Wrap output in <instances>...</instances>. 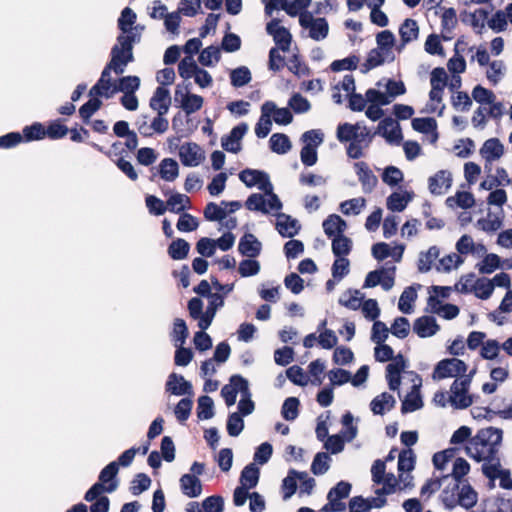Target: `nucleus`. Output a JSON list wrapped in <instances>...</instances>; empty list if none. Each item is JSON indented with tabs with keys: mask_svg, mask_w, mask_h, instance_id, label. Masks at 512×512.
Wrapping results in <instances>:
<instances>
[{
	"mask_svg": "<svg viewBox=\"0 0 512 512\" xmlns=\"http://www.w3.org/2000/svg\"><path fill=\"white\" fill-rule=\"evenodd\" d=\"M181 96V107L185 111L187 115H190L198 110H200L203 106V98L197 94L190 93H182L180 90V86L177 87L175 91V98Z\"/></svg>",
	"mask_w": 512,
	"mask_h": 512,
	"instance_id": "nucleus-24",
	"label": "nucleus"
},
{
	"mask_svg": "<svg viewBox=\"0 0 512 512\" xmlns=\"http://www.w3.org/2000/svg\"><path fill=\"white\" fill-rule=\"evenodd\" d=\"M251 78V72L245 66H241L232 70L230 74L231 84L234 87H242L248 84L251 81Z\"/></svg>",
	"mask_w": 512,
	"mask_h": 512,
	"instance_id": "nucleus-53",
	"label": "nucleus"
},
{
	"mask_svg": "<svg viewBox=\"0 0 512 512\" xmlns=\"http://www.w3.org/2000/svg\"><path fill=\"white\" fill-rule=\"evenodd\" d=\"M171 104L170 92L167 88L159 86L150 98L149 106L152 110L167 114Z\"/></svg>",
	"mask_w": 512,
	"mask_h": 512,
	"instance_id": "nucleus-21",
	"label": "nucleus"
},
{
	"mask_svg": "<svg viewBox=\"0 0 512 512\" xmlns=\"http://www.w3.org/2000/svg\"><path fill=\"white\" fill-rule=\"evenodd\" d=\"M119 471V463L110 462L100 472L98 482L94 483L85 493L84 499L92 502L103 492L112 493L117 489L116 476Z\"/></svg>",
	"mask_w": 512,
	"mask_h": 512,
	"instance_id": "nucleus-3",
	"label": "nucleus"
},
{
	"mask_svg": "<svg viewBox=\"0 0 512 512\" xmlns=\"http://www.w3.org/2000/svg\"><path fill=\"white\" fill-rule=\"evenodd\" d=\"M64 119L58 118L50 121L45 127V137L52 140H58L64 138L69 131V128L64 124Z\"/></svg>",
	"mask_w": 512,
	"mask_h": 512,
	"instance_id": "nucleus-38",
	"label": "nucleus"
},
{
	"mask_svg": "<svg viewBox=\"0 0 512 512\" xmlns=\"http://www.w3.org/2000/svg\"><path fill=\"white\" fill-rule=\"evenodd\" d=\"M440 329L433 316H421L414 321L413 330L420 338H427L435 335Z\"/></svg>",
	"mask_w": 512,
	"mask_h": 512,
	"instance_id": "nucleus-18",
	"label": "nucleus"
},
{
	"mask_svg": "<svg viewBox=\"0 0 512 512\" xmlns=\"http://www.w3.org/2000/svg\"><path fill=\"white\" fill-rule=\"evenodd\" d=\"M503 431L500 428L487 427L478 430L465 447L467 456L483 464H493L500 460L499 447Z\"/></svg>",
	"mask_w": 512,
	"mask_h": 512,
	"instance_id": "nucleus-1",
	"label": "nucleus"
},
{
	"mask_svg": "<svg viewBox=\"0 0 512 512\" xmlns=\"http://www.w3.org/2000/svg\"><path fill=\"white\" fill-rule=\"evenodd\" d=\"M188 337V328L185 321L181 318H176L173 325L172 338L175 346H182Z\"/></svg>",
	"mask_w": 512,
	"mask_h": 512,
	"instance_id": "nucleus-57",
	"label": "nucleus"
},
{
	"mask_svg": "<svg viewBox=\"0 0 512 512\" xmlns=\"http://www.w3.org/2000/svg\"><path fill=\"white\" fill-rule=\"evenodd\" d=\"M362 296H360V292L358 290H348L343 294V296L339 299V303L351 310H357L361 306Z\"/></svg>",
	"mask_w": 512,
	"mask_h": 512,
	"instance_id": "nucleus-59",
	"label": "nucleus"
},
{
	"mask_svg": "<svg viewBox=\"0 0 512 512\" xmlns=\"http://www.w3.org/2000/svg\"><path fill=\"white\" fill-rule=\"evenodd\" d=\"M248 130V125L244 122L233 127L229 135H225L221 139V145L224 150L231 153H238L241 150L240 140L244 137Z\"/></svg>",
	"mask_w": 512,
	"mask_h": 512,
	"instance_id": "nucleus-13",
	"label": "nucleus"
},
{
	"mask_svg": "<svg viewBox=\"0 0 512 512\" xmlns=\"http://www.w3.org/2000/svg\"><path fill=\"white\" fill-rule=\"evenodd\" d=\"M150 485H151L150 477L145 473H138L135 475V477L131 481V485H130L129 489L133 495H139L142 492L149 489Z\"/></svg>",
	"mask_w": 512,
	"mask_h": 512,
	"instance_id": "nucleus-58",
	"label": "nucleus"
},
{
	"mask_svg": "<svg viewBox=\"0 0 512 512\" xmlns=\"http://www.w3.org/2000/svg\"><path fill=\"white\" fill-rule=\"evenodd\" d=\"M136 18V13L131 8L125 7L118 19V28L122 33H131L132 25L135 23Z\"/></svg>",
	"mask_w": 512,
	"mask_h": 512,
	"instance_id": "nucleus-55",
	"label": "nucleus"
},
{
	"mask_svg": "<svg viewBox=\"0 0 512 512\" xmlns=\"http://www.w3.org/2000/svg\"><path fill=\"white\" fill-rule=\"evenodd\" d=\"M366 200L363 197L353 198L346 200L340 204V210L344 215L360 213L361 209L365 206Z\"/></svg>",
	"mask_w": 512,
	"mask_h": 512,
	"instance_id": "nucleus-60",
	"label": "nucleus"
},
{
	"mask_svg": "<svg viewBox=\"0 0 512 512\" xmlns=\"http://www.w3.org/2000/svg\"><path fill=\"white\" fill-rule=\"evenodd\" d=\"M336 137L339 142L347 143V155L352 159H359L363 157V148H366L371 143L374 134L366 126H361L360 123H340L337 126Z\"/></svg>",
	"mask_w": 512,
	"mask_h": 512,
	"instance_id": "nucleus-2",
	"label": "nucleus"
},
{
	"mask_svg": "<svg viewBox=\"0 0 512 512\" xmlns=\"http://www.w3.org/2000/svg\"><path fill=\"white\" fill-rule=\"evenodd\" d=\"M423 406L421 395L419 394V386L414 385L412 392L406 395L401 405V412L408 413L414 412Z\"/></svg>",
	"mask_w": 512,
	"mask_h": 512,
	"instance_id": "nucleus-34",
	"label": "nucleus"
},
{
	"mask_svg": "<svg viewBox=\"0 0 512 512\" xmlns=\"http://www.w3.org/2000/svg\"><path fill=\"white\" fill-rule=\"evenodd\" d=\"M406 368V361L402 354L395 356L394 361L386 366V380L390 377H401V373Z\"/></svg>",
	"mask_w": 512,
	"mask_h": 512,
	"instance_id": "nucleus-63",
	"label": "nucleus"
},
{
	"mask_svg": "<svg viewBox=\"0 0 512 512\" xmlns=\"http://www.w3.org/2000/svg\"><path fill=\"white\" fill-rule=\"evenodd\" d=\"M203 214L207 221H222L227 217V211L214 202L206 205Z\"/></svg>",
	"mask_w": 512,
	"mask_h": 512,
	"instance_id": "nucleus-62",
	"label": "nucleus"
},
{
	"mask_svg": "<svg viewBox=\"0 0 512 512\" xmlns=\"http://www.w3.org/2000/svg\"><path fill=\"white\" fill-rule=\"evenodd\" d=\"M458 505L465 509L473 508L477 503V492L471 485H463L461 490L458 489Z\"/></svg>",
	"mask_w": 512,
	"mask_h": 512,
	"instance_id": "nucleus-41",
	"label": "nucleus"
},
{
	"mask_svg": "<svg viewBox=\"0 0 512 512\" xmlns=\"http://www.w3.org/2000/svg\"><path fill=\"white\" fill-rule=\"evenodd\" d=\"M412 128L423 134H433V141L438 139L437 121L432 117L413 118L411 122Z\"/></svg>",
	"mask_w": 512,
	"mask_h": 512,
	"instance_id": "nucleus-32",
	"label": "nucleus"
},
{
	"mask_svg": "<svg viewBox=\"0 0 512 512\" xmlns=\"http://www.w3.org/2000/svg\"><path fill=\"white\" fill-rule=\"evenodd\" d=\"M428 305L432 308L433 312L441 314L447 320L456 318L460 312L459 307L455 304L446 303L441 305V301L436 296H429Z\"/></svg>",
	"mask_w": 512,
	"mask_h": 512,
	"instance_id": "nucleus-26",
	"label": "nucleus"
},
{
	"mask_svg": "<svg viewBox=\"0 0 512 512\" xmlns=\"http://www.w3.org/2000/svg\"><path fill=\"white\" fill-rule=\"evenodd\" d=\"M416 457L411 448L403 449L398 456V471L410 472L414 469Z\"/></svg>",
	"mask_w": 512,
	"mask_h": 512,
	"instance_id": "nucleus-49",
	"label": "nucleus"
},
{
	"mask_svg": "<svg viewBox=\"0 0 512 512\" xmlns=\"http://www.w3.org/2000/svg\"><path fill=\"white\" fill-rule=\"evenodd\" d=\"M306 476H307L306 472H298L294 469L289 470L287 477H285L282 481V490H283V499L284 500L289 499L296 492V490H297L296 480L297 479L302 480Z\"/></svg>",
	"mask_w": 512,
	"mask_h": 512,
	"instance_id": "nucleus-31",
	"label": "nucleus"
},
{
	"mask_svg": "<svg viewBox=\"0 0 512 512\" xmlns=\"http://www.w3.org/2000/svg\"><path fill=\"white\" fill-rule=\"evenodd\" d=\"M469 470H470V465L464 458H461V457L456 458V460L454 461L453 469H452V473H451L452 477L455 480L454 488L456 490L459 489V483L461 482L462 478L469 473Z\"/></svg>",
	"mask_w": 512,
	"mask_h": 512,
	"instance_id": "nucleus-51",
	"label": "nucleus"
},
{
	"mask_svg": "<svg viewBox=\"0 0 512 512\" xmlns=\"http://www.w3.org/2000/svg\"><path fill=\"white\" fill-rule=\"evenodd\" d=\"M274 109V102L266 101L261 107V116L255 126V134L258 138H265L271 131L272 121L270 116Z\"/></svg>",
	"mask_w": 512,
	"mask_h": 512,
	"instance_id": "nucleus-19",
	"label": "nucleus"
},
{
	"mask_svg": "<svg viewBox=\"0 0 512 512\" xmlns=\"http://www.w3.org/2000/svg\"><path fill=\"white\" fill-rule=\"evenodd\" d=\"M332 239V252L335 257H345L352 250V240L344 234H339Z\"/></svg>",
	"mask_w": 512,
	"mask_h": 512,
	"instance_id": "nucleus-37",
	"label": "nucleus"
},
{
	"mask_svg": "<svg viewBox=\"0 0 512 512\" xmlns=\"http://www.w3.org/2000/svg\"><path fill=\"white\" fill-rule=\"evenodd\" d=\"M259 476V468L254 463L248 464L240 474L241 487L246 489L254 488L258 484Z\"/></svg>",
	"mask_w": 512,
	"mask_h": 512,
	"instance_id": "nucleus-33",
	"label": "nucleus"
},
{
	"mask_svg": "<svg viewBox=\"0 0 512 512\" xmlns=\"http://www.w3.org/2000/svg\"><path fill=\"white\" fill-rule=\"evenodd\" d=\"M410 200L411 196L409 193L402 195L394 192L387 198V208L391 211L401 212L406 208Z\"/></svg>",
	"mask_w": 512,
	"mask_h": 512,
	"instance_id": "nucleus-50",
	"label": "nucleus"
},
{
	"mask_svg": "<svg viewBox=\"0 0 512 512\" xmlns=\"http://www.w3.org/2000/svg\"><path fill=\"white\" fill-rule=\"evenodd\" d=\"M384 57L382 56L381 52L374 48L370 50V52L367 55V58L365 62L361 66V72L367 73L371 69L378 67L384 63Z\"/></svg>",
	"mask_w": 512,
	"mask_h": 512,
	"instance_id": "nucleus-64",
	"label": "nucleus"
},
{
	"mask_svg": "<svg viewBox=\"0 0 512 512\" xmlns=\"http://www.w3.org/2000/svg\"><path fill=\"white\" fill-rule=\"evenodd\" d=\"M480 153L487 162H492L504 154V146L498 138H490L484 142Z\"/></svg>",
	"mask_w": 512,
	"mask_h": 512,
	"instance_id": "nucleus-29",
	"label": "nucleus"
},
{
	"mask_svg": "<svg viewBox=\"0 0 512 512\" xmlns=\"http://www.w3.org/2000/svg\"><path fill=\"white\" fill-rule=\"evenodd\" d=\"M166 391L177 396L193 394L192 384L185 380L182 375L175 372L168 376V380L166 382Z\"/></svg>",
	"mask_w": 512,
	"mask_h": 512,
	"instance_id": "nucleus-16",
	"label": "nucleus"
},
{
	"mask_svg": "<svg viewBox=\"0 0 512 512\" xmlns=\"http://www.w3.org/2000/svg\"><path fill=\"white\" fill-rule=\"evenodd\" d=\"M481 470L483 475L491 481L499 478V486L501 488L506 490L512 489L511 473L508 469L501 468V460L496 461L493 464H483Z\"/></svg>",
	"mask_w": 512,
	"mask_h": 512,
	"instance_id": "nucleus-10",
	"label": "nucleus"
},
{
	"mask_svg": "<svg viewBox=\"0 0 512 512\" xmlns=\"http://www.w3.org/2000/svg\"><path fill=\"white\" fill-rule=\"evenodd\" d=\"M399 35L402 47L417 40L419 37V26L417 21L411 18L405 19L399 27Z\"/></svg>",
	"mask_w": 512,
	"mask_h": 512,
	"instance_id": "nucleus-28",
	"label": "nucleus"
},
{
	"mask_svg": "<svg viewBox=\"0 0 512 512\" xmlns=\"http://www.w3.org/2000/svg\"><path fill=\"white\" fill-rule=\"evenodd\" d=\"M179 482L181 492L185 496L189 498H196L201 495L202 483L197 476L187 473L181 476Z\"/></svg>",
	"mask_w": 512,
	"mask_h": 512,
	"instance_id": "nucleus-22",
	"label": "nucleus"
},
{
	"mask_svg": "<svg viewBox=\"0 0 512 512\" xmlns=\"http://www.w3.org/2000/svg\"><path fill=\"white\" fill-rule=\"evenodd\" d=\"M466 363L458 358H446L439 361L433 371L434 380H442L450 377H464L467 371Z\"/></svg>",
	"mask_w": 512,
	"mask_h": 512,
	"instance_id": "nucleus-7",
	"label": "nucleus"
},
{
	"mask_svg": "<svg viewBox=\"0 0 512 512\" xmlns=\"http://www.w3.org/2000/svg\"><path fill=\"white\" fill-rule=\"evenodd\" d=\"M446 204L449 207H453L455 204L462 208L468 209L471 208L475 204V199L472 193L466 191H459L455 196L448 197L446 199Z\"/></svg>",
	"mask_w": 512,
	"mask_h": 512,
	"instance_id": "nucleus-44",
	"label": "nucleus"
},
{
	"mask_svg": "<svg viewBox=\"0 0 512 512\" xmlns=\"http://www.w3.org/2000/svg\"><path fill=\"white\" fill-rule=\"evenodd\" d=\"M111 71H114V73L117 75H121L124 73L125 69L119 64H115L114 62L110 61L107 63L101 73L100 78L90 89V96H101L109 99L113 97L114 94H116V91H113V88L117 87V82L112 81L110 76Z\"/></svg>",
	"mask_w": 512,
	"mask_h": 512,
	"instance_id": "nucleus-5",
	"label": "nucleus"
},
{
	"mask_svg": "<svg viewBox=\"0 0 512 512\" xmlns=\"http://www.w3.org/2000/svg\"><path fill=\"white\" fill-rule=\"evenodd\" d=\"M239 179L249 188L258 186L264 192H271L272 184L266 172L246 168L239 173Z\"/></svg>",
	"mask_w": 512,
	"mask_h": 512,
	"instance_id": "nucleus-9",
	"label": "nucleus"
},
{
	"mask_svg": "<svg viewBox=\"0 0 512 512\" xmlns=\"http://www.w3.org/2000/svg\"><path fill=\"white\" fill-rule=\"evenodd\" d=\"M135 35L131 33H122L117 37V44L111 49V62L119 64L125 69L128 63L134 60L133 43Z\"/></svg>",
	"mask_w": 512,
	"mask_h": 512,
	"instance_id": "nucleus-6",
	"label": "nucleus"
},
{
	"mask_svg": "<svg viewBox=\"0 0 512 512\" xmlns=\"http://www.w3.org/2000/svg\"><path fill=\"white\" fill-rule=\"evenodd\" d=\"M378 133L383 136L387 142L399 145L403 139L399 123L391 117H385L379 122Z\"/></svg>",
	"mask_w": 512,
	"mask_h": 512,
	"instance_id": "nucleus-12",
	"label": "nucleus"
},
{
	"mask_svg": "<svg viewBox=\"0 0 512 512\" xmlns=\"http://www.w3.org/2000/svg\"><path fill=\"white\" fill-rule=\"evenodd\" d=\"M351 484L346 481L338 482L327 494L328 503L323 507L325 512H342L346 509L342 499L347 498L351 491Z\"/></svg>",
	"mask_w": 512,
	"mask_h": 512,
	"instance_id": "nucleus-8",
	"label": "nucleus"
},
{
	"mask_svg": "<svg viewBox=\"0 0 512 512\" xmlns=\"http://www.w3.org/2000/svg\"><path fill=\"white\" fill-rule=\"evenodd\" d=\"M300 401L296 397H288L284 400L281 414L287 421L295 420L299 415Z\"/></svg>",
	"mask_w": 512,
	"mask_h": 512,
	"instance_id": "nucleus-48",
	"label": "nucleus"
},
{
	"mask_svg": "<svg viewBox=\"0 0 512 512\" xmlns=\"http://www.w3.org/2000/svg\"><path fill=\"white\" fill-rule=\"evenodd\" d=\"M276 229L282 237L292 238L298 234L300 226L298 221L286 214H279Z\"/></svg>",
	"mask_w": 512,
	"mask_h": 512,
	"instance_id": "nucleus-25",
	"label": "nucleus"
},
{
	"mask_svg": "<svg viewBox=\"0 0 512 512\" xmlns=\"http://www.w3.org/2000/svg\"><path fill=\"white\" fill-rule=\"evenodd\" d=\"M168 210L172 213H181L191 205L190 198L187 195L175 193L167 200Z\"/></svg>",
	"mask_w": 512,
	"mask_h": 512,
	"instance_id": "nucleus-45",
	"label": "nucleus"
},
{
	"mask_svg": "<svg viewBox=\"0 0 512 512\" xmlns=\"http://www.w3.org/2000/svg\"><path fill=\"white\" fill-rule=\"evenodd\" d=\"M223 304V296L219 293L213 294L212 298H210L206 311L203 312V316L201 317L200 321H198V326L201 330H206L209 328L216 314L217 309L219 307H222Z\"/></svg>",
	"mask_w": 512,
	"mask_h": 512,
	"instance_id": "nucleus-23",
	"label": "nucleus"
},
{
	"mask_svg": "<svg viewBox=\"0 0 512 512\" xmlns=\"http://www.w3.org/2000/svg\"><path fill=\"white\" fill-rule=\"evenodd\" d=\"M501 259L497 254H487L481 263H479L478 271L481 274H491L500 267Z\"/></svg>",
	"mask_w": 512,
	"mask_h": 512,
	"instance_id": "nucleus-54",
	"label": "nucleus"
},
{
	"mask_svg": "<svg viewBox=\"0 0 512 512\" xmlns=\"http://www.w3.org/2000/svg\"><path fill=\"white\" fill-rule=\"evenodd\" d=\"M214 403L207 395L200 396L197 400V417L200 420H208L214 416Z\"/></svg>",
	"mask_w": 512,
	"mask_h": 512,
	"instance_id": "nucleus-47",
	"label": "nucleus"
},
{
	"mask_svg": "<svg viewBox=\"0 0 512 512\" xmlns=\"http://www.w3.org/2000/svg\"><path fill=\"white\" fill-rule=\"evenodd\" d=\"M266 32L273 36L279 49L284 52L289 50L292 36L287 28L280 26V19H271L266 25Z\"/></svg>",
	"mask_w": 512,
	"mask_h": 512,
	"instance_id": "nucleus-11",
	"label": "nucleus"
},
{
	"mask_svg": "<svg viewBox=\"0 0 512 512\" xmlns=\"http://www.w3.org/2000/svg\"><path fill=\"white\" fill-rule=\"evenodd\" d=\"M329 32V25L325 18H316L313 25L309 30V36L316 40H322L327 37Z\"/></svg>",
	"mask_w": 512,
	"mask_h": 512,
	"instance_id": "nucleus-56",
	"label": "nucleus"
},
{
	"mask_svg": "<svg viewBox=\"0 0 512 512\" xmlns=\"http://www.w3.org/2000/svg\"><path fill=\"white\" fill-rule=\"evenodd\" d=\"M190 251V244L183 238L173 240L168 246V255L173 260L185 259Z\"/></svg>",
	"mask_w": 512,
	"mask_h": 512,
	"instance_id": "nucleus-35",
	"label": "nucleus"
},
{
	"mask_svg": "<svg viewBox=\"0 0 512 512\" xmlns=\"http://www.w3.org/2000/svg\"><path fill=\"white\" fill-rule=\"evenodd\" d=\"M261 248V242L252 233H245L239 240L238 251L243 256L256 258Z\"/></svg>",
	"mask_w": 512,
	"mask_h": 512,
	"instance_id": "nucleus-20",
	"label": "nucleus"
},
{
	"mask_svg": "<svg viewBox=\"0 0 512 512\" xmlns=\"http://www.w3.org/2000/svg\"><path fill=\"white\" fill-rule=\"evenodd\" d=\"M21 134L24 142L42 140L45 138V126L40 122H34L32 125L25 126Z\"/></svg>",
	"mask_w": 512,
	"mask_h": 512,
	"instance_id": "nucleus-46",
	"label": "nucleus"
},
{
	"mask_svg": "<svg viewBox=\"0 0 512 512\" xmlns=\"http://www.w3.org/2000/svg\"><path fill=\"white\" fill-rule=\"evenodd\" d=\"M475 369L462 378L455 379L450 387L449 402L455 409H466L473 403L472 395L468 394Z\"/></svg>",
	"mask_w": 512,
	"mask_h": 512,
	"instance_id": "nucleus-4",
	"label": "nucleus"
},
{
	"mask_svg": "<svg viewBox=\"0 0 512 512\" xmlns=\"http://www.w3.org/2000/svg\"><path fill=\"white\" fill-rule=\"evenodd\" d=\"M100 96H91V98L79 108V116L85 124L90 123V119L102 106Z\"/></svg>",
	"mask_w": 512,
	"mask_h": 512,
	"instance_id": "nucleus-39",
	"label": "nucleus"
},
{
	"mask_svg": "<svg viewBox=\"0 0 512 512\" xmlns=\"http://www.w3.org/2000/svg\"><path fill=\"white\" fill-rule=\"evenodd\" d=\"M452 184L451 173L447 170H439L428 179V187L433 195H443Z\"/></svg>",
	"mask_w": 512,
	"mask_h": 512,
	"instance_id": "nucleus-15",
	"label": "nucleus"
},
{
	"mask_svg": "<svg viewBox=\"0 0 512 512\" xmlns=\"http://www.w3.org/2000/svg\"><path fill=\"white\" fill-rule=\"evenodd\" d=\"M159 174L165 181H174L179 174L177 161L172 158H164L159 165Z\"/></svg>",
	"mask_w": 512,
	"mask_h": 512,
	"instance_id": "nucleus-36",
	"label": "nucleus"
},
{
	"mask_svg": "<svg viewBox=\"0 0 512 512\" xmlns=\"http://www.w3.org/2000/svg\"><path fill=\"white\" fill-rule=\"evenodd\" d=\"M181 163L187 167L198 166L204 159L200 146L194 142H188L181 145L179 149Z\"/></svg>",
	"mask_w": 512,
	"mask_h": 512,
	"instance_id": "nucleus-14",
	"label": "nucleus"
},
{
	"mask_svg": "<svg viewBox=\"0 0 512 512\" xmlns=\"http://www.w3.org/2000/svg\"><path fill=\"white\" fill-rule=\"evenodd\" d=\"M140 87V78L138 76H123L117 81V87L113 91L123 92V94L135 93Z\"/></svg>",
	"mask_w": 512,
	"mask_h": 512,
	"instance_id": "nucleus-43",
	"label": "nucleus"
},
{
	"mask_svg": "<svg viewBox=\"0 0 512 512\" xmlns=\"http://www.w3.org/2000/svg\"><path fill=\"white\" fill-rule=\"evenodd\" d=\"M356 174L365 193H370L377 185L378 179L373 174L366 162L360 161L354 164Z\"/></svg>",
	"mask_w": 512,
	"mask_h": 512,
	"instance_id": "nucleus-17",
	"label": "nucleus"
},
{
	"mask_svg": "<svg viewBox=\"0 0 512 512\" xmlns=\"http://www.w3.org/2000/svg\"><path fill=\"white\" fill-rule=\"evenodd\" d=\"M395 403L396 400L391 394L383 392L371 401L370 408L375 415H383L386 411L393 409Z\"/></svg>",
	"mask_w": 512,
	"mask_h": 512,
	"instance_id": "nucleus-30",
	"label": "nucleus"
},
{
	"mask_svg": "<svg viewBox=\"0 0 512 512\" xmlns=\"http://www.w3.org/2000/svg\"><path fill=\"white\" fill-rule=\"evenodd\" d=\"M270 149L277 154H285L291 149V141L286 134L274 133L269 140Z\"/></svg>",
	"mask_w": 512,
	"mask_h": 512,
	"instance_id": "nucleus-42",
	"label": "nucleus"
},
{
	"mask_svg": "<svg viewBox=\"0 0 512 512\" xmlns=\"http://www.w3.org/2000/svg\"><path fill=\"white\" fill-rule=\"evenodd\" d=\"M438 256L439 249L436 246H431L427 252L421 253L418 261V270L420 272H428Z\"/></svg>",
	"mask_w": 512,
	"mask_h": 512,
	"instance_id": "nucleus-52",
	"label": "nucleus"
},
{
	"mask_svg": "<svg viewBox=\"0 0 512 512\" xmlns=\"http://www.w3.org/2000/svg\"><path fill=\"white\" fill-rule=\"evenodd\" d=\"M323 230L328 238H334L339 234H343L347 228V223L337 214L329 215L323 221Z\"/></svg>",
	"mask_w": 512,
	"mask_h": 512,
	"instance_id": "nucleus-27",
	"label": "nucleus"
},
{
	"mask_svg": "<svg viewBox=\"0 0 512 512\" xmlns=\"http://www.w3.org/2000/svg\"><path fill=\"white\" fill-rule=\"evenodd\" d=\"M330 457L325 452H318L312 462L311 471L314 475H322L329 469Z\"/></svg>",
	"mask_w": 512,
	"mask_h": 512,
	"instance_id": "nucleus-61",
	"label": "nucleus"
},
{
	"mask_svg": "<svg viewBox=\"0 0 512 512\" xmlns=\"http://www.w3.org/2000/svg\"><path fill=\"white\" fill-rule=\"evenodd\" d=\"M417 299V291L413 286L406 287L402 292L398 308L404 314H411L413 311L412 303Z\"/></svg>",
	"mask_w": 512,
	"mask_h": 512,
	"instance_id": "nucleus-40",
	"label": "nucleus"
}]
</instances>
